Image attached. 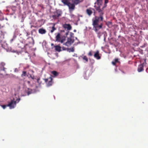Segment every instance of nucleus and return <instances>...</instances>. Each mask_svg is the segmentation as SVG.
Wrapping results in <instances>:
<instances>
[{
  "instance_id": "obj_1",
  "label": "nucleus",
  "mask_w": 148,
  "mask_h": 148,
  "mask_svg": "<svg viewBox=\"0 0 148 148\" xmlns=\"http://www.w3.org/2000/svg\"><path fill=\"white\" fill-rule=\"evenodd\" d=\"M103 9H100L97 11L99 13V16H95L94 18L92 19V25L94 31L97 32L100 29L102 28L103 26V23H99L101 21H102L103 19V15L104 12L103 11Z\"/></svg>"
},
{
  "instance_id": "obj_38",
  "label": "nucleus",
  "mask_w": 148,
  "mask_h": 148,
  "mask_svg": "<svg viewBox=\"0 0 148 148\" xmlns=\"http://www.w3.org/2000/svg\"><path fill=\"white\" fill-rule=\"evenodd\" d=\"M51 45L52 46V45H53V43H52V44H51Z\"/></svg>"
},
{
  "instance_id": "obj_32",
  "label": "nucleus",
  "mask_w": 148,
  "mask_h": 148,
  "mask_svg": "<svg viewBox=\"0 0 148 148\" xmlns=\"http://www.w3.org/2000/svg\"><path fill=\"white\" fill-rule=\"evenodd\" d=\"M62 49L63 50H65L66 49V48L63 47H62Z\"/></svg>"
},
{
  "instance_id": "obj_5",
  "label": "nucleus",
  "mask_w": 148,
  "mask_h": 148,
  "mask_svg": "<svg viewBox=\"0 0 148 148\" xmlns=\"http://www.w3.org/2000/svg\"><path fill=\"white\" fill-rule=\"evenodd\" d=\"M62 14V12L61 11L57 10L54 13V14L52 16V17L54 19H57L59 17L61 16Z\"/></svg>"
},
{
  "instance_id": "obj_17",
  "label": "nucleus",
  "mask_w": 148,
  "mask_h": 148,
  "mask_svg": "<svg viewBox=\"0 0 148 148\" xmlns=\"http://www.w3.org/2000/svg\"><path fill=\"white\" fill-rule=\"evenodd\" d=\"M97 4L98 5H101L102 4V0H97Z\"/></svg>"
},
{
  "instance_id": "obj_41",
  "label": "nucleus",
  "mask_w": 148,
  "mask_h": 148,
  "mask_svg": "<svg viewBox=\"0 0 148 148\" xmlns=\"http://www.w3.org/2000/svg\"><path fill=\"white\" fill-rule=\"evenodd\" d=\"M27 45V44H26V45Z\"/></svg>"
},
{
  "instance_id": "obj_28",
  "label": "nucleus",
  "mask_w": 148,
  "mask_h": 148,
  "mask_svg": "<svg viewBox=\"0 0 148 148\" xmlns=\"http://www.w3.org/2000/svg\"><path fill=\"white\" fill-rule=\"evenodd\" d=\"M1 106L3 108V109H5L6 107H8L7 105H1Z\"/></svg>"
},
{
  "instance_id": "obj_10",
  "label": "nucleus",
  "mask_w": 148,
  "mask_h": 148,
  "mask_svg": "<svg viewBox=\"0 0 148 148\" xmlns=\"http://www.w3.org/2000/svg\"><path fill=\"white\" fill-rule=\"evenodd\" d=\"M63 26L64 28L67 29L68 30H71L72 28L71 26L69 24H65Z\"/></svg>"
},
{
  "instance_id": "obj_3",
  "label": "nucleus",
  "mask_w": 148,
  "mask_h": 148,
  "mask_svg": "<svg viewBox=\"0 0 148 148\" xmlns=\"http://www.w3.org/2000/svg\"><path fill=\"white\" fill-rule=\"evenodd\" d=\"M66 37L64 36H61L60 34L58 33L56 36V41L60 42L61 43H63L66 40Z\"/></svg>"
},
{
  "instance_id": "obj_39",
  "label": "nucleus",
  "mask_w": 148,
  "mask_h": 148,
  "mask_svg": "<svg viewBox=\"0 0 148 148\" xmlns=\"http://www.w3.org/2000/svg\"><path fill=\"white\" fill-rule=\"evenodd\" d=\"M29 38H30V37H28V38H27V39H28Z\"/></svg>"
},
{
  "instance_id": "obj_7",
  "label": "nucleus",
  "mask_w": 148,
  "mask_h": 148,
  "mask_svg": "<svg viewBox=\"0 0 148 148\" xmlns=\"http://www.w3.org/2000/svg\"><path fill=\"white\" fill-rule=\"evenodd\" d=\"M16 101L12 100L10 102L8 103V104L7 105V106L9 107L10 109L13 108L16 105Z\"/></svg>"
},
{
  "instance_id": "obj_19",
  "label": "nucleus",
  "mask_w": 148,
  "mask_h": 148,
  "mask_svg": "<svg viewBox=\"0 0 148 148\" xmlns=\"http://www.w3.org/2000/svg\"><path fill=\"white\" fill-rule=\"evenodd\" d=\"M118 62V59H115L114 61H112V63L113 65H116V63Z\"/></svg>"
},
{
  "instance_id": "obj_37",
  "label": "nucleus",
  "mask_w": 148,
  "mask_h": 148,
  "mask_svg": "<svg viewBox=\"0 0 148 148\" xmlns=\"http://www.w3.org/2000/svg\"><path fill=\"white\" fill-rule=\"evenodd\" d=\"M31 78H32V79H34V77H32L31 76Z\"/></svg>"
},
{
  "instance_id": "obj_8",
  "label": "nucleus",
  "mask_w": 148,
  "mask_h": 148,
  "mask_svg": "<svg viewBox=\"0 0 148 148\" xmlns=\"http://www.w3.org/2000/svg\"><path fill=\"white\" fill-rule=\"evenodd\" d=\"M144 63H143L142 64H140L138 68V72H141L144 70Z\"/></svg>"
},
{
  "instance_id": "obj_12",
  "label": "nucleus",
  "mask_w": 148,
  "mask_h": 148,
  "mask_svg": "<svg viewBox=\"0 0 148 148\" xmlns=\"http://www.w3.org/2000/svg\"><path fill=\"white\" fill-rule=\"evenodd\" d=\"M23 85V84L21 83H19L18 84L16 85L14 89L17 91H19L21 89V87Z\"/></svg>"
},
{
  "instance_id": "obj_15",
  "label": "nucleus",
  "mask_w": 148,
  "mask_h": 148,
  "mask_svg": "<svg viewBox=\"0 0 148 148\" xmlns=\"http://www.w3.org/2000/svg\"><path fill=\"white\" fill-rule=\"evenodd\" d=\"M55 50L58 52H60L61 51V47L59 45H56L54 46Z\"/></svg>"
},
{
  "instance_id": "obj_20",
  "label": "nucleus",
  "mask_w": 148,
  "mask_h": 148,
  "mask_svg": "<svg viewBox=\"0 0 148 148\" xmlns=\"http://www.w3.org/2000/svg\"><path fill=\"white\" fill-rule=\"evenodd\" d=\"M56 29V28L55 27V24H54L53 26L52 27V29L51 30L50 32L52 33Z\"/></svg>"
},
{
  "instance_id": "obj_34",
  "label": "nucleus",
  "mask_w": 148,
  "mask_h": 148,
  "mask_svg": "<svg viewBox=\"0 0 148 148\" xmlns=\"http://www.w3.org/2000/svg\"><path fill=\"white\" fill-rule=\"evenodd\" d=\"M20 98H18V99H17V101H18V102H19V101H20Z\"/></svg>"
},
{
  "instance_id": "obj_40",
  "label": "nucleus",
  "mask_w": 148,
  "mask_h": 148,
  "mask_svg": "<svg viewBox=\"0 0 148 148\" xmlns=\"http://www.w3.org/2000/svg\"><path fill=\"white\" fill-rule=\"evenodd\" d=\"M28 83H29V82L28 81Z\"/></svg>"
},
{
  "instance_id": "obj_11",
  "label": "nucleus",
  "mask_w": 148,
  "mask_h": 148,
  "mask_svg": "<svg viewBox=\"0 0 148 148\" xmlns=\"http://www.w3.org/2000/svg\"><path fill=\"white\" fill-rule=\"evenodd\" d=\"M11 8L13 11L15 12L17 10H20L21 9V7L18 5H17V6H12V7Z\"/></svg>"
},
{
  "instance_id": "obj_21",
  "label": "nucleus",
  "mask_w": 148,
  "mask_h": 148,
  "mask_svg": "<svg viewBox=\"0 0 148 148\" xmlns=\"http://www.w3.org/2000/svg\"><path fill=\"white\" fill-rule=\"evenodd\" d=\"M84 60H85L86 62H88V60L87 57L86 56H84L82 58Z\"/></svg>"
},
{
  "instance_id": "obj_33",
  "label": "nucleus",
  "mask_w": 148,
  "mask_h": 148,
  "mask_svg": "<svg viewBox=\"0 0 148 148\" xmlns=\"http://www.w3.org/2000/svg\"><path fill=\"white\" fill-rule=\"evenodd\" d=\"M5 69H6V68L3 67L2 70L3 71H5Z\"/></svg>"
},
{
  "instance_id": "obj_27",
  "label": "nucleus",
  "mask_w": 148,
  "mask_h": 148,
  "mask_svg": "<svg viewBox=\"0 0 148 148\" xmlns=\"http://www.w3.org/2000/svg\"><path fill=\"white\" fill-rule=\"evenodd\" d=\"M67 49L69 50H70V51H69V52H73L74 51V49L73 48H71L70 49H69L68 48H67Z\"/></svg>"
},
{
  "instance_id": "obj_13",
  "label": "nucleus",
  "mask_w": 148,
  "mask_h": 148,
  "mask_svg": "<svg viewBox=\"0 0 148 148\" xmlns=\"http://www.w3.org/2000/svg\"><path fill=\"white\" fill-rule=\"evenodd\" d=\"M38 32L39 33L41 34H45L46 32V31L45 29H44L43 28H40L38 30Z\"/></svg>"
},
{
  "instance_id": "obj_2",
  "label": "nucleus",
  "mask_w": 148,
  "mask_h": 148,
  "mask_svg": "<svg viewBox=\"0 0 148 148\" xmlns=\"http://www.w3.org/2000/svg\"><path fill=\"white\" fill-rule=\"evenodd\" d=\"M62 2L63 3L64 5H67L70 9H71L73 10L75 8V4L77 5L79 3L82 1L83 0H74V3H71L69 1V0H61Z\"/></svg>"
},
{
  "instance_id": "obj_29",
  "label": "nucleus",
  "mask_w": 148,
  "mask_h": 148,
  "mask_svg": "<svg viewBox=\"0 0 148 148\" xmlns=\"http://www.w3.org/2000/svg\"><path fill=\"white\" fill-rule=\"evenodd\" d=\"M1 64L2 66L3 67L5 65V64L3 62H1Z\"/></svg>"
},
{
  "instance_id": "obj_30",
  "label": "nucleus",
  "mask_w": 148,
  "mask_h": 148,
  "mask_svg": "<svg viewBox=\"0 0 148 148\" xmlns=\"http://www.w3.org/2000/svg\"><path fill=\"white\" fill-rule=\"evenodd\" d=\"M69 33V31H68L67 32H66L65 34L66 36H66V37L68 35Z\"/></svg>"
},
{
  "instance_id": "obj_22",
  "label": "nucleus",
  "mask_w": 148,
  "mask_h": 148,
  "mask_svg": "<svg viewBox=\"0 0 148 148\" xmlns=\"http://www.w3.org/2000/svg\"><path fill=\"white\" fill-rule=\"evenodd\" d=\"M28 90L27 91L26 93L28 95H29L32 93V90L31 89L28 88Z\"/></svg>"
},
{
  "instance_id": "obj_18",
  "label": "nucleus",
  "mask_w": 148,
  "mask_h": 148,
  "mask_svg": "<svg viewBox=\"0 0 148 148\" xmlns=\"http://www.w3.org/2000/svg\"><path fill=\"white\" fill-rule=\"evenodd\" d=\"M108 2V0H105L104 6L102 8V9L103 10L104 8H106L107 6L106 4Z\"/></svg>"
},
{
  "instance_id": "obj_4",
  "label": "nucleus",
  "mask_w": 148,
  "mask_h": 148,
  "mask_svg": "<svg viewBox=\"0 0 148 148\" xmlns=\"http://www.w3.org/2000/svg\"><path fill=\"white\" fill-rule=\"evenodd\" d=\"M45 82L46 83L47 86L49 87L51 86L53 84V79L52 76L47 79H44Z\"/></svg>"
},
{
  "instance_id": "obj_9",
  "label": "nucleus",
  "mask_w": 148,
  "mask_h": 148,
  "mask_svg": "<svg viewBox=\"0 0 148 148\" xmlns=\"http://www.w3.org/2000/svg\"><path fill=\"white\" fill-rule=\"evenodd\" d=\"M94 56V57L97 60H99L101 59V58L99 56V51L98 50L95 53Z\"/></svg>"
},
{
  "instance_id": "obj_6",
  "label": "nucleus",
  "mask_w": 148,
  "mask_h": 148,
  "mask_svg": "<svg viewBox=\"0 0 148 148\" xmlns=\"http://www.w3.org/2000/svg\"><path fill=\"white\" fill-rule=\"evenodd\" d=\"M74 42V40L72 39L71 38H68L66 42L65 43H64L63 45L67 47H69Z\"/></svg>"
},
{
  "instance_id": "obj_35",
  "label": "nucleus",
  "mask_w": 148,
  "mask_h": 148,
  "mask_svg": "<svg viewBox=\"0 0 148 148\" xmlns=\"http://www.w3.org/2000/svg\"><path fill=\"white\" fill-rule=\"evenodd\" d=\"M146 71L147 72H148V68L147 69Z\"/></svg>"
},
{
  "instance_id": "obj_31",
  "label": "nucleus",
  "mask_w": 148,
  "mask_h": 148,
  "mask_svg": "<svg viewBox=\"0 0 148 148\" xmlns=\"http://www.w3.org/2000/svg\"><path fill=\"white\" fill-rule=\"evenodd\" d=\"M26 36H29L30 35V33L29 32H26Z\"/></svg>"
},
{
  "instance_id": "obj_25",
  "label": "nucleus",
  "mask_w": 148,
  "mask_h": 148,
  "mask_svg": "<svg viewBox=\"0 0 148 148\" xmlns=\"http://www.w3.org/2000/svg\"><path fill=\"white\" fill-rule=\"evenodd\" d=\"M37 82L40 85L41 83V81H40V78H38L37 79Z\"/></svg>"
},
{
  "instance_id": "obj_26",
  "label": "nucleus",
  "mask_w": 148,
  "mask_h": 148,
  "mask_svg": "<svg viewBox=\"0 0 148 148\" xmlns=\"http://www.w3.org/2000/svg\"><path fill=\"white\" fill-rule=\"evenodd\" d=\"M88 56H92V51H90L89 52L88 54Z\"/></svg>"
},
{
  "instance_id": "obj_14",
  "label": "nucleus",
  "mask_w": 148,
  "mask_h": 148,
  "mask_svg": "<svg viewBox=\"0 0 148 148\" xmlns=\"http://www.w3.org/2000/svg\"><path fill=\"white\" fill-rule=\"evenodd\" d=\"M90 8H90L89 9H87L86 10V13L89 16H90L92 13V12L90 9Z\"/></svg>"
},
{
  "instance_id": "obj_36",
  "label": "nucleus",
  "mask_w": 148,
  "mask_h": 148,
  "mask_svg": "<svg viewBox=\"0 0 148 148\" xmlns=\"http://www.w3.org/2000/svg\"><path fill=\"white\" fill-rule=\"evenodd\" d=\"M73 32H76V29H74V30H73Z\"/></svg>"
},
{
  "instance_id": "obj_23",
  "label": "nucleus",
  "mask_w": 148,
  "mask_h": 148,
  "mask_svg": "<svg viewBox=\"0 0 148 148\" xmlns=\"http://www.w3.org/2000/svg\"><path fill=\"white\" fill-rule=\"evenodd\" d=\"M26 72L25 71H23L22 72V73L21 75V76L23 77L26 76Z\"/></svg>"
},
{
  "instance_id": "obj_24",
  "label": "nucleus",
  "mask_w": 148,
  "mask_h": 148,
  "mask_svg": "<svg viewBox=\"0 0 148 148\" xmlns=\"http://www.w3.org/2000/svg\"><path fill=\"white\" fill-rule=\"evenodd\" d=\"M98 6L97 7L95 5L94 6L95 8L97 11L99 10L100 9V5H98Z\"/></svg>"
},
{
  "instance_id": "obj_16",
  "label": "nucleus",
  "mask_w": 148,
  "mask_h": 148,
  "mask_svg": "<svg viewBox=\"0 0 148 148\" xmlns=\"http://www.w3.org/2000/svg\"><path fill=\"white\" fill-rule=\"evenodd\" d=\"M51 73L55 77L57 76L59 74L56 71H53L51 72Z\"/></svg>"
}]
</instances>
